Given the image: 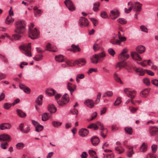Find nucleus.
<instances>
[{
    "label": "nucleus",
    "mask_w": 158,
    "mask_h": 158,
    "mask_svg": "<svg viewBox=\"0 0 158 158\" xmlns=\"http://www.w3.org/2000/svg\"><path fill=\"white\" fill-rule=\"evenodd\" d=\"M101 46L102 44L101 43L98 44L95 43L93 45V48L95 52L98 50L101 47Z\"/></svg>",
    "instance_id": "35"
},
{
    "label": "nucleus",
    "mask_w": 158,
    "mask_h": 158,
    "mask_svg": "<svg viewBox=\"0 0 158 158\" xmlns=\"http://www.w3.org/2000/svg\"><path fill=\"white\" fill-rule=\"evenodd\" d=\"M84 103L85 104L90 108H92L94 106V101L91 100H87Z\"/></svg>",
    "instance_id": "25"
},
{
    "label": "nucleus",
    "mask_w": 158,
    "mask_h": 158,
    "mask_svg": "<svg viewBox=\"0 0 158 158\" xmlns=\"http://www.w3.org/2000/svg\"><path fill=\"white\" fill-rule=\"evenodd\" d=\"M53 126L55 127H58L61 125L62 123L58 121H53L52 123Z\"/></svg>",
    "instance_id": "46"
},
{
    "label": "nucleus",
    "mask_w": 158,
    "mask_h": 158,
    "mask_svg": "<svg viewBox=\"0 0 158 158\" xmlns=\"http://www.w3.org/2000/svg\"><path fill=\"white\" fill-rule=\"evenodd\" d=\"M14 20V19L12 18L10 16H8L6 20L5 23L6 24L8 25H10L12 24Z\"/></svg>",
    "instance_id": "29"
},
{
    "label": "nucleus",
    "mask_w": 158,
    "mask_h": 158,
    "mask_svg": "<svg viewBox=\"0 0 158 158\" xmlns=\"http://www.w3.org/2000/svg\"><path fill=\"white\" fill-rule=\"evenodd\" d=\"M49 116H50L48 114V113H44L42 115V120L44 121H47L49 119Z\"/></svg>",
    "instance_id": "33"
},
{
    "label": "nucleus",
    "mask_w": 158,
    "mask_h": 158,
    "mask_svg": "<svg viewBox=\"0 0 158 158\" xmlns=\"http://www.w3.org/2000/svg\"><path fill=\"white\" fill-rule=\"evenodd\" d=\"M17 112L18 115L21 117H24L26 116V114L21 110H17Z\"/></svg>",
    "instance_id": "41"
},
{
    "label": "nucleus",
    "mask_w": 158,
    "mask_h": 158,
    "mask_svg": "<svg viewBox=\"0 0 158 158\" xmlns=\"http://www.w3.org/2000/svg\"><path fill=\"white\" fill-rule=\"evenodd\" d=\"M145 50V47L142 45L138 46L136 48V51L139 53H142Z\"/></svg>",
    "instance_id": "26"
},
{
    "label": "nucleus",
    "mask_w": 158,
    "mask_h": 158,
    "mask_svg": "<svg viewBox=\"0 0 158 158\" xmlns=\"http://www.w3.org/2000/svg\"><path fill=\"white\" fill-rule=\"evenodd\" d=\"M108 52L109 54L112 56H114L115 54L114 51L112 48L109 49L108 50Z\"/></svg>",
    "instance_id": "49"
},
{
    "label": "nucleus",
    "mask_w": 158,
    "mask_h": 158,
    "mask_svg": "<svg viewBox=\"0 0 158 158\" xmlns=\"http://www.w3.org/2000/svg\"><path fill=\"white\" fill-rule=\"evenodd\" d=\"M118 21L120 23L124 24L127 23V21L125 19L123 18H119L118 19Z\"/></svg>",
    "instance_id": "54"
},
{
    "label": "nucleus",
    "mask_w": 158,
    "mask_h": 158,
    "mask_svg": "<svg viewBox=\"0 0 158 158\" xmlns=\"http://www.w3.org/2000/svg\"><path fill=\"white\" fill-rule=\"evenodd\" d=\"M124 130L125 133L129 135L132 134L133 132L132 129L130 127H126Z\"/></svg>",
    "instance_id": "34"
},
{
    "label": "nucleus",
    "mask_w": 158,
    "mask_h": 158,
    "mask_svg": "<svg viewBox=\"0 0 158 158\" xmlns=\"http://www.w3.org/2000/svg\"><path fill=\"white\" fill-rule=\"evenodd\" d=\"M88 128H94L95 130H97L98 128V127L96 123H92L90 124L87 127Z\"/></svg>",
    "instance_id": "44"
},
{
    "label": "nucleus",
    "mask_w": 158,
    "mask_h": 158,
    "mask_svg": "<svg viewBox=\"0 0 158 158\" xmlns=\"http://www.w3.org/2000/svg\"><path fill=\"white\" fill-rule=\"evenodd\" d=\"M19 48L22 53L26 56L28 57L32 56L31 43H29L28 44H24L19 46Z\"/></svg>",
    "instance_id": "3"
},
{
    "label": "nucleus",
    "mask_w": 158,
    "mask_h": 158,
    "mask_svg": "<svg viewBox=\"0 0 158 158\" xmlns=\"http://www.w3.org/2000/svg\"><path fill=\"white\" fill-rule=\"evenodd\" d=\"M142 4H140V5H137L135 4H132V6L133 10L136 12H139L142 10Z\"/></svg>",
    "instance_id": "22"
},
{
    "label": "nucleus",
    "mask_w": 158,
    "mask_h": 158,
    "mask_svg": "<svg viewBox=\"0 0 158 158\" xmlns=\"http://www.w3.org/2000/svg\"><path fill=\"white\" fill-rule=\"evenodd\" d=\"M89 155L92 158H97L98 156H97L96 152L93 150H89Z\"/></svg>",
    "instance_id": "37"
},
{
    "label": "nucleus",
    "mask_w": 158,
    "mask_h": 158,
    "mask_svg": "<svg viewBox=\"0 0 158 158\" xmlns=\"http://www.w3.org/2000/svg\"><path fill=\"white\" fill-rule=\"evenodd\" d=\"M12 105V103L10 104L8 103H4L3 106V107L6 109H9Z\"/></svg>",
    "instance_id": "50"
},
{
    "label": "nucleus",
    "mask_w": 158,
    "mask_h": 158,
    "mask_svg": "<svg viewBox=\"0 0 158 158\" xmlns=\"http://www.w3.org/2000/svg\"><path fill=\"white\" fill-rule=\"evenodd\" d=\"M140 28L141 30L147 33L148 32V30L147 28L144 25H142L140 27Z\"/></svg>",
    "instance_id": "57"
},
{
    "label": "nucleus",
    "mask_w": 158,
    "mask_h": 158,
    "mask_svg": "<svg viewBox=\"0 0 158 158\" xmlns=\"http://www.w3.org/2000/svg\"><path fill=\"white\" fill-rule=\"evenodd\" d=\"M115 150L119 152L120 154L122 153L124 151L123 149L121 147L119 148V147H115Z\"/></svg>",
    "instance_id": "56"
},
{
    "label": "nucleus",
    "mask_w": 158,
    "mask_h": 158,
    "mask_svg": "<svg viewBox=\"0 0 158 158\" xmlns=\"http://www.w3.org/2000/svg\"><path fill=\"white\" fill-rule=\"evenodd\" d=\"M143 82L147 85L149 86L150 84V81L149 79L145 78L143 80Z\"/></svg>",
    "instance_id": "55"
},
{
    "label": "nucleus",
    "mask_w": 158,
    "mask_h": 158,
    "mask_svg": "<svg viewBox=\"0 0 158 158\" xmlns=\"http://www.w3.org/2000/svg\"><path fill=\"white\" fill-rule=\"evenodd\" d=\"M19 86L20 88L22 89L25 93L28 94L30 93L31 89L28 87L21 83L19 84Z\"/></svg>",
    "instance_id": "17"
},
{
    "label": "nucleus",
    "mask_w": 158,
    "mask_h": 158,
    "mask_svg": "<svg viewBox=\"0 0 158 158\" xmlns=\"http://www.w3.org/2000/svg\"><path fill=\"white\" fill-rule=\"evenodd\" d=\"M118 59L125 61L126 60L125 55L124 54H120L118 56Z\"/></svg>",
    "instance_id": "53"
},
{
    "label": "nucleus",
    "mask_w": 158,
    "mask_h": 158,
    "mask_svg": "<svg viewBox=\"0 0 158 158\" xmlns=\"http://www.w3.org/2000/svg\"><path fill=\"white\" fill-rule=\"evenodd\" d=\"M131 55L132 58L134 60L137 61H140L142 60L141 57L136 52H131Z\"/></svg>",
    "instance_id": "15"
},
{
    "label": "nucleus",
    "mask_w": 158,
    "mask_h": 158,
    "mask_svg": "<svg viewBox=\"0 0 158 158\" xmlns=\"http://www.w3.org/2000/svg\"><path fill=\"white\" fill-rule=\"evenodd\" d=\"M121 102V99L119 98H118L114 103L115 106H118L119 105Z\"/></svg>",
    "instance_id": "62"
},
{
    "label": "nucleus",
    "mask_w": 158,
    "mask_h": 158,
    "mask_svg": "<svg viewBox=\"0 0 158 158\" xmlns=\"http://www.w3.org/2000/svg\"><path fill=\"white\" fill-rule=\"evenodd\" d=\"M16 146L17 147L19 148V149H22L24 147V144L23 143H17Z\"/></svg>",
    "instance_id": "60"
},
{
    "label": "nucleus",
    "mask_w": 158,
    "mask_h": 158,
    "mask_svg": "<svg viewBox=\"0 0 158 158\" xmlns=\"http://www.w3.org/2000/svg\"><path fill=\"white\" fill-rule=\"evenodd\" d=\"M129 109L131 112L132 113H135L138 109L137 108H135L132 106H130L129 107Z\"/></svg>",
    "instance_id": "61"
},
{
    "label": "nucleus",
    "mask_w": 158,
    "mask_h": 158,
    "mask_svg": "<svg viewBox=\"0 0 158 158\" xmlns=\"http://www.w3.org/2000/svg\"><path fill=\"white\" fill-rule=\"evenodd\" d=\"M15 27L14 31L19 34H22L25 31V28L26 26L25 21L23 20H18L15 22Z\"/></svg>",
    "instance_id": "1"
},
{
    "label": "nucleus",
    "mask_w": 158,
    "mask_h": 158,
    "mask_svg": "<svg viewBox=\"0 0 158 158\" xmlns=\"http://www.w3.org/2000/svg\"><path fill=\"white\" fill-rule=\"evenodd\" d=\"M145 70H143V69L139 68H137L136 69V71L137 73H139L138 74L140 76H143L145 74Z\"/></svg>",
    "instance_id": "39"
},
{
    "label": "nucleus",
    "mask_w": 158,
    "mask_h": 158,
    "mask_svg": "<svg viewBox=\"0 0 158 158\" xmlns=\"http://www.w3.org/2000/svg\"><path fill=\"white\" fill-rule=\"evenodd\" d=\"M46 50L54 52L57 51V48L56 46L52 47L50 43H48L46 46Z\"/></svg>",
    "instance_id": "16"
},
{
    "label": "nucleus",
    "mask_w": 158,
    "mask_h": 158,
    "mask_svg": "<svg viewBox=\"0 0 158 158\" xmlns=\"http://www.w3.org/2000/svg\"><path fill=\"white\" fill-rule=\"evenodd\" d=\"M43 56L42 54L37 55L36 56L33 57L34 59L36 61H39L42 59Z\"/></svg>",
    "instance_id": "43"
},
{
    "label": "nucleus",
    "mask_w": 158,
    "mask_h": 158,
    "mask_svg": "<svg viewBox=\"0 0 158 158\" xmlns=\"http://www.w3.org/2000/svg\"><path fill=\"white\" fill-rule=\"evenodd\" d=\"M96 123L98 128L99 127L100 130H101V136L104 138H105L106 136L107 133L108 131L107 129L104 128L103 125L101 122H97Z\"/></svg>",
    "instance_id": "6"
},
{
    "label": "nucleus",
    "mask_w": 158,
    "mask_h": 158,
    "mask_svg": "<svg viewBox=\"0 0 158 158\" xmlns=\"http://www.w3.org/2000/svg\"><path fill=\"white\" fill-rule=\"evenodd\" d=\"M56 93V91L51 88H48L46 91V94L49 96L53 95Z\"/></svg>",
    "instance_id": "27"
},
{
    "label": "nucleus",
    "mask_w": 158,
    "mask_h": 158,
    "mask_svg": "<svg viewBox=\"0 0 158 158\" xmlns=\"http://www.w3.org/2000/svg\"><path fill=\"white\" fill-rule=\"evenodd\" d=\"M69 101V98L68 94H65L61 98V100L57 101L58 105L60 106H64L68 103Z\"/></svg>",
    "instance_id": "5"
},
{
    "label": "nucleus",
    "mask_w": 158,
    "mask_h": 158,
    "mask_svg": "<svg viewBox=\"0 0 158 158\" xmlns=\"http://www.w3.org/2000/svg\"><path fill=\"white\" fill-rule=\"evenodd\" d=\"M152 83L154 85L158 87V80L154 79L152 80Z\"/></svg>",
    "instance_id": "64"
},
{
    "label": "nucleus",
    "mask_w": 158,
    "mask_h": 158,
    "mask_svg": "<svg viewBox=\"0 0 158 158\" xmlns=\"http://www.w3.org/2000/svg\"><path fill=\"white\" fill-rule=\"evenodd\" d=\"M23 123H21L20 124L19 126V128L20 130L23 133H27L29 132L30 129L29 128H27V130L26 131H24L23 130Z\"/></svg>",
    "instance_id": "45"
},
{
    "label": "nucleus",
    "mask_w": 158,
    "mask_h": 158,
    "mask_svg": "<svg viewBox=\"0 0 158 158\" xmlns=\"http://www.w3.org/2000/svg\"><path fill=\"white\" fill-rule=\"evenodd\" d=\"M71 48L68 49L67 50L73 52L74 53L76 52L77 51L80 52L81 51V49L79 47L78 44L75 45L74 44H72L71 45Z\"/></svg>",
    "instance_id": "14"
},
{
    "label": "nucleus",
    "mask_w": 158,
    "mask_h": 158,
    "mask_svg": "<svg viewBox=\"0 0 158 158\" xmlns=\"http://www.w3.org/2000/svg\"><path fill=\"white\" fill-rule=\"evenodd\" d=\"M104 158H114V156L112 153L110 154H106L103 153Z\"/></svg>",
    "instance_id": "48"
},
{
    "label": "nucleus",
    "mask_w": 158,
    "mask_h": 158,
    "mask_svg": "<svg viewBox=\"0 0 158 158\" xmlns=\"http://www.w3.org/2000/svg\"><path fill=\"white\" fill-rule=\"evenodd\" d=\"M101 96V93H99L97 96V98L95 101V103L97 104L100 101Z\"/></svg>",
    "instance_id": "58"
},
{
    "label": "nucleus",
    "mask_w": 158,
    "mask_h": 158,
    "mask_svg": "<svg viewBox=\"0 0 158 158\" xmlns=\"http://www.w3.org/2000/svg\"><path fill=\"white\" fill-rule=\"evenodd\" d=\"M11 127V125L8 123H2L0 125V129L2 130H3L5 129H9Z\"/></svg>",
    "instance_id": "21"
},
{
    "label": "nucleus",
    "mask_w": 158,
    "mask_h": 158,
    "mask_svg": "<svg viewBox=\"0 0 158 158\" xmlns=\"http://www.w3.org/2000/svg\"><path fill=\"white\" fill-rule=\"evenodd\" d=\"M89 22L88 19L84 17L80 18L79 22V25L81 27L87 26L89 25Z\"/></svg>",
    "instance_id": "7"
},
{
    "label": "nucleus",
    "mask_w": 158,
    "mask_h": 158,
    "mask_svg": "<svg viewBox=\"0 0 158 158\" xmlns=\"http://www.w3.org/2000/svg\"><path fill=\"white\" fill-rule=\"evenodd\" d=\"M106 56L105 52L102 51L98 54L93 55L91 57L90 59L92 63L96 64L98 62H102Z\"/></svg>",
    "instance_id": "2"
},
{
    "label": "nucleus",
    "mask_w": 158,
    "mask_h": 158,
    "mask_svg": "<svg viewBox=\"0 0 158 158\" xmlns=\"http://www.w3.org/2000/svg\"><path fill=\"white\" fill-rule=\"evenodd\" d=\"M55 59L56 61L59 62H62L64 61L63 56L62 55L56 56L55 57Z\"/></svg>",
    "instance_id": "36"
},
{
    "label": "nucleus",
    "mask_w": 158,
    "mask_h": 158,
    "mask_svg": "<svg viewBox=\"0 0 158 158\" xmlns=\"http://www.w3.org/2000/svg\"><path fill=\"white\" fill-rule=\"evenodd\" d=\"M149 131L151 135L155 136L158 135V128L155 126H150Z\"/></svg>",
    "instance_id": "9"
},
{
    "label": "nucleus",
    "mask_w": 158,
    "mask_h": 158,
    "mask_svg": "<svg viewBox=\"0 0 158 158\" xmlns=\"http://www.w3.org/2000/svg\"><path fill=\"white\" fill-rule=\"evenodd\" d=\"M124 92L128 97H130L131 98L133 97H135L136 95V91L135 90L131 91L129 88H125L124 89Z\"/></svg>",
    "instance_id": "10"
},
{
    "label": "nucleus",
    "mask_w": 158,
    "mask_h": 158,
    "mask_svg": "<svg viewBox=\"0 0 158 158\" xmlns=\"http://www.w3.org/2000/svg\"><path fill=\"white\" fill-rule=\"evenodd\" d=\"M91 141L92 145L94 146L97 145L100 142L99 139L96 136L92 137L91 139Z\"/></svg>",
    "instance_id": "20"
},
{
    "label": "nucleus",
    "mask_w": 158,
    "mask_h": 158,
    "mask_svg": "<svg viewBox=\"0 0 158 158\" xmlns=\"http://www.w3.org/2000/svg\"><path fill=\"white\" fill-rule=\"evenodd\" d=\"M147 146L145 143H143L140 148V151L141 152H144L147 150Z\"/></svg>",
    "instance_id": "38"
},
{
    "label": "nucleus",
    "mask_w": 158,
    "mask_h": 158,
    "mask_svg": "<svg viewBox=\"0 0 158 158\" xmlns=\"http://www.w3.org/2000/svg\"><path fill=\"white\" fill-rule=\"evenodd\" d=\"M33 10L35 15L36 17L40 16L42 12L41 9H38V8L36 6L34 7Z\"/></svg>",
    "instance_id": "24"
},
{
    "label": "nucleus",
    "mask_w": 158,
    "mask_h": 158,
    "mask_svg": "<svg viewBox=\"0 0 158 158\" xmlns=\"http://www.w3.org/2000/svg\"><path fill=\"white\" fill-rule=\"evenodd\" d=\"M119 15V12L117 10H112L110 11V16L112 19H115Z\"/></svg>",
    "instance_id": "11"
},
{
    "label": "nucleus",
    "mask_w": 158,
    "mask_h": 158,
    "mask_svg": "<svg viewBox=\"0 0 158 158\" xmlns=\"http://www.w3.org/2000/svg\"><path fill=\"white\" fill-rule=\"evenodd\" d=\"M48 109L51 113H55L57 110L56 108L55 107L54 105L52 104H49L48 105Z\"/></svg>",
    "instance_id": "19"
},
{
    "label": "nucleus",
    "mask_w": 158,
    "mask_h": 158,
    "mask_svg": "<svg viewBox=\"0 0 158 158\" xmlns=\"http://www.w3.org/2000/svg\"><path fill=\"white\" fill-rule=\"evenodd\" d=\"M100 5V3L99 2H97L94 3L93 10L95 12H97L99 10L98 7Z\"/></svg>",
    "instance_id": "32"
},
{
    "label": "nucleus",
    "mask_w": 158,
    "mask_h": 158,
    "mask_svg": "<svg viewBox=\"0 0 158 158\" xmlns=\"http://www.w3.org/2000/svg\"><path fill=\"white\" fill-rule=\"evenodd\" d=\"M149 91V89H146L140 92V95L143 98H146L148 95Z\"/></svg>",
    "instance_id": "28"
},
{
    "label": "nucleus",
    "mask_w": 158,
    "mask_h": 158,
    "mask_svg": "<svg viewBox=\"0 0 158 158\" xmlns=\"http://www.w3.org/2000/svg\"><path fill=\"white\" fill-rule=\"evenodd\" d=\"M89 131L86 129L82 128L79 131V135L82 137L86 136L89 133Z\"/></svg>",
    "instance_id": "18"
},
{
    "label": "nucleus",
    "mask_w": 158,
    "mask_h": 158,
    "mask_svg": "<svg viewBox=\"0 0 158 158\" xmlns=\"http://www.w3.org/2000/svg\"><path fill=\"white\" fill-rule=\"evenodd\" d=\"M39 34V32L36 28H35L34 29H32L31 28V27H29L28 35L32 39H36L38 37Z\"/></svg>",
    "instance_id": "4"
},
{
    "label": "nucleus",
    "mask_w": 158,
    "mask_h": 158,
    "mask_svg": "<svg viewBox=\"0 0 158 158\" xmlns=\"http://www.w3.org/2000/svg\"><path fill=\"white\" fill-rule=\"evenodd\" d=\"M114 80L117 82L121 84H123V82L120 78L118 77L117 74L116 73H114Z\"/></svg>",
    "instance_id": "40"
},
{
    "label": "nucleus",
    "mask_w": 158,
    "mask_h": 158,
    "mask_svg": "<svg viewBox=\"0 0 158 158\" xmlns=\"http://www.w3.org/2000/svg\"><path fill=\"white\" fill-rule=\"evenodd\" d=\"M91 21L93 23L94 26H96L98 24V20L94 18H89Z\"/></svg>",
    "instance_id": "51"
},
{
    "label": "nucleus",
    "mask_w": 158,
    "mask_h": 158,
    "mask_svg": "<svg viewBox=\"0 0 158 158\" xmlns=\"http://www.w3.org/2000/svg\"><path fill=\"white\" fill-rule=\"evenodd\" d=\"M7 37L10 38V39L11 41H13L14 40H16L20 39L21 38V36L19 35L15 34L12 35V38H10L9 36H8Z\"/></svg>",
    "instance_id": "30"
},
{
    "label": "nucleus",
    "mask_w": 158,
    "mask_h": 158,
    "mask_svg": "<svg viewBox=\"0 0 158 158\" xmlns=\"http://www.w3.org/2000/svg\"><path fill=\"white\" fill-rule=\"evenodd\" d=\"M43 96L42 95H39L35 100V102L38 105H41L42 103V99Z\"/></svg>",
    "instance_id": "31"
},
{
    "label": "nucleus",
    "mask_w": 158,
    "mask_h": 158,
    "mask_svg": "<svg viewBox=\"0 0 158 158\" xmlns=\"http://www.w3.org/2000/svg\"><path fill=\"white\" fill-rule=\"evenodd\" d=\"M86 63V61L84 59H80L78 60H76L74 63L79 66L84 65Z\"/></svg>",
    "instance_id": "23"
},
{
    "label": "nucleus",
    "mask_w": 158,
    "mask_h": 158,
    "mask_svg": "<svg viewBox=\"0 0 158 158\" xmlns=\"http://www.w3.org/2000/svg\"><path fill=\"white\" fill-rule=\"evenodd\" d=\"M127 65L126 63L124 61H122L118 63L117 64V67H124Z\"/></svg>",
    "instance_id": "42"
},
{
    "label": "nucleus",
    "mask_w": 158,
    "mask_h": 158,
    "mask_svg": "<svg viewBox=\"0 0 158 158\" xmlns=\"http://www.w3.org/2000/svg\"><path fill=\"white\" fill-rule=\"evenodd\" d=\"M0 57L2 59V60L4 61L5 63L8 62V60L6 57L2 54H0Z\"/></svg>",
    "instance_id": "63"
},
{
    "label": "nucleus",
    "mask_w": 158,
    "mask_h": 158,
    "mask_svg": "<svg viewBox=\"0 0 158 158\" xmlns=\"http://www.w3.org/2000/svg\"><path fill=\"white\" fill-rule=\"evenodd\" d=\"M11 140L9 135L7 134H2L0 135V141H7L10 142Z\"/></svg>",
    "instance_id": "12"
},
{
    "label": "nucleus",
    "mask_w": 158,
    "mask_h": 158,
    "mask_svg": "<svg viewBox=\"0 0 158 158\" xmlns=\"http://www.w3.org/2000/svg\"><path fill=\"white\" fill-rule=\"evenodd\" d=\"M67 87L68 89L70 91L71 94L72 95L73 92L76 89V85L75 84L69 82L68 83Z\"/></svg>",
    "instance_id": "13"
},
{
    "label": "nucleus",
    "mask_w": 158,
    "mask_h": 158,
    "mask_svg": "<svg viewBox=\"0 0 158 158\" xmlns=\"http://www.w3.org/2000/svg\"><path fill=\"white\" fill-rule=\"evenodd\" d=\"M64 3L70 11H73L75 10L74 6L70 0H65Z\"/></svg>",
    "instance_id": "8"
},
{
    "label": "nucleus",
    "mask_w": 158,
    "mask_h": 158,
    "mask_svg": "<svg viewBox=\"0 0 158 158\" xmlns=\"http://www.w3.org/2000/svg\"><path fill=\"white\" fill-rule=\"evenodd\" d=\"M100 15L101 17L103 18H106L107 17V14L105 11H103L101 12Z\"/></svg>",
    "instance_id": "59"
},
{
    "label": "nucleus",
    "mask_w": 158,
    "mask_h": 158,
    "mask_svg": "<svg viewBox=\"0 0 158 158\" xmlns=\"http://www.w3.org/2000/svg\"><path fill=\"white\" fill-rule=\"evenodd\" d=\"M113 93L112 91H108L103 94V97H111L113 95Z\"/></svg>",
    "instance_id": "47"
},
{
    "label": "nucleus",
    "mask_w": 158,
    "mask_h": 158,
    "mask_svg": "<svg viewBox=\"0 0 158 158\" xmlns=\"http://www.w3.org/2000/svg\"><path fill=\"white\" fill-rule=\"evenodd\" d=\"M43 128V127L39 124L37 127H35V131L38 132L41 131Z\"/></svg>",
    "instance_id": "52"
}]
</instances>
